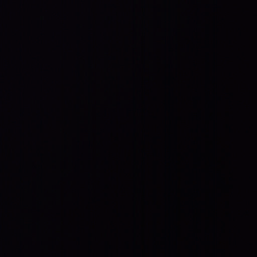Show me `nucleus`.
Masks as SVG:
<instances>
[{
	"label": "nucleus",
	"instance_id": "nucleus-1",
	"mask_svg": "<svg viewBox=\"0 0 257 257\" xmlns=\"http://www.w3.org/2000/svg\"><path fill=\"white\" fill-rule=\"evenodd\" d=\"M249 163L251 166L257 167V148L255 150L253 155L250 159Z\"/></svg>",
	"mask_w": 257,
	"mask_h": 257
}]
</instances>
